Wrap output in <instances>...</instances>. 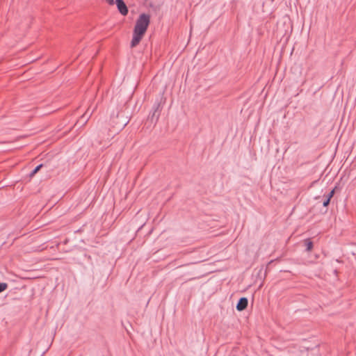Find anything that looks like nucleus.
Returning <instances> with one entry per match:
<instances>
[{
    "mask_svg": "<svg viewBox=\"0 0 356 356\" xmlns=\"http://www.w3.org/2000/svg\"><path fill=\"white\" fill-rule=\"evenodd\" d=\"M150 23V16L148 14H140L136 22L134 29L145 33Z\"/></svg>",
    "mask_w": 356,
    "mask_h": 356,
    "instance_id": "1",
    "label": "nucleus"
},
{
    "mask_svg": "<svg viewBox=\"0 0 356 356\" xmlns=\"http://www.w3.org/2000/svg\"><path fill=\"white\" fill-rule=\"evenodd\" d=\"M145 33L144 32L137 31L134 29L133 38L131 42V47L133 48L137 46L142 40Z\"/></svg>",
    "mask_w": 356,
    "mask_h": 356,
    "instance_id": "2",
    "label": "nucleus"
},
{
    "mask_svg": "<svg viewBox=\"0 0 356 356\" xmlns=\"http://www.w3.org/2000/svg\"><path fill=\"white\" fill-rule=\"evenodd\" d=\"M115 3L118 7V11L124 16L128 14V8L123 0H115Z\"/></svg>",
    "mask_w": 356,
    "mask_h": 356,
    "instance_id": "3",
    "label": "nucleus"
},
{
    "mask_svg": "<svg viewBox=\"0 0 356 356\" xmlns=\"http://www.w3.org/2000/svg\"><path fill=\"white\" fill-rule=\"evenodd\" d=\"M248 300L247 298L242 297L241 298L237 304H236V309L239 312L244 310L248 307Z\"/></svg>",
    "mask_w": 356,
    "mask_h": 356,
    "instance_id": "4",
    "label": "nucleus"
},
{
    "mask_svg": "<svg viewBox=\"0 0 356 356\" xmlns=\"http://www.w3.org/2000/svg\"><path fill=\"white\" fill-rule=\"evenodd\" d=\"M305 245H306V250L307 252L311 251L312 249L313 248V243H312V241L309 238H307V239L305 240Z\"/></svg>",
    "mask_w": 356,
    "mask_h": 356,
    "instance_id": "5",
    "label": "nucleus"
},
{
    "mask_svg": "<svg viewBox=\"0 0 356 356\" xmlns=\"http://www.w3.org/2000/svg\"><path fill=\"white\" fill-rule=\"evenodd\" d=\"M42 165H43L42 164H40V165H37L30 173L29 177H33L40 170V168L42 167Z\"/></svg>",
    "mask_w": 356,
    "mask_h": 356,
    "instance_id": "6",
    "label": "nucleus"
},
{
    "mask_svg": "<svg viewBox=\"0 0 356 356\" xmlns=\"http://www.w3.org/2000/svg\"><path fill=\"white\" fill-rule=\"evenodd\" d=\"M8 288V284L5 282L0 283V293L3 292Z\"/></svg>",
    "mask_w": 356,
    "mask_h": 356,
    "instance_id": "7",
    "label": "nucleus"
},
{
    "mask_svg": "<svg viewBox=\"0 0 356 356\" xmlns=\"http://www.w3.org/2000/svg\"><path fill=\"white\" fill-rule=\"evenodd\" d=\"M334 194V189H332L331 191L329 192L326 195H325L327 198L329 200H331V198L333 197Z\"/></svg>",
    "mask_w": 356,
    "mask_h": 356,
    "instance_id": "8",
    "label": "nucleus"
},
{
    "mask_svg": "<svg viewBox=\"0 0 356 356\" xmlns=\"http://www.w3.org/2000/svg\"><path fill=\"white\" fill-rule=\"evenodd\" d=\"M160 106H161L160 103H158L156 105H154V113L152 114V117H154L156 115V113H157L158 110L160 108Z\"/></svg>",
    "mask_w": 356,
    "mask_h": 356,
    "instance_id": "9",
    "label": "nucleus"
},
{
    "mask_svg": "<svg viewBox=\"0 0 356 356\" xmlns=\"http://www.w3.org/2000/svg\"><path fill=\"white\" fill-rule=\"evenodd\" d=\"M324 197H325V199L323 202V207H327L330 204V200L327 198L325 196H324Z\"/></svg>",
    "mask_w": 356,
    "mask_h": 356,
    "instance_id": "10",
    "label": "nucleus"
},
{
    "mask_svg": "<svg viewBox=\"0 0 356 356\" xmlns=\"http://www.w3.org/2000/svg\"><path fill=\"white\" fill-rule=\"evenodd\" d=\"M88 110L86 112V113L84 115H82L81 120H85L86 117L88 115Z\"/></svg>",
    "mask_w": 356,
    "mask_h": 356,
    "instance_id": "11",
    "label": "nucleus"
},
{
    "mask_svg": "<svg viewBox=\"0 0 356 356\" xmlns=\"http://www.w3.org/2000/svg\"><path fill=\"white\" fill-rule=\"evenodd\" d=\"M106 1L110 4L113 5L114 3V0H106Z\"/></svg>",
    "mask_w": 356,
    "mask_h": 356,
    "instance_id": "12",
    "label": "nucleus"
},
{
    "mask_svg": "<svg viewBox=\"0 0 356 356\" xmlns=\"http://www.w3.org/2000/svg\"><path fill=\"white\" fill-rule=\"evenodd\" d=\"M159 113L157 114L156 119L159 118Z\"/></svg>",
    "mask_w": 356,
    "mask_h": 356,
    "instance_id": "13",
    "label": "nucleus"
}]
</instances>
